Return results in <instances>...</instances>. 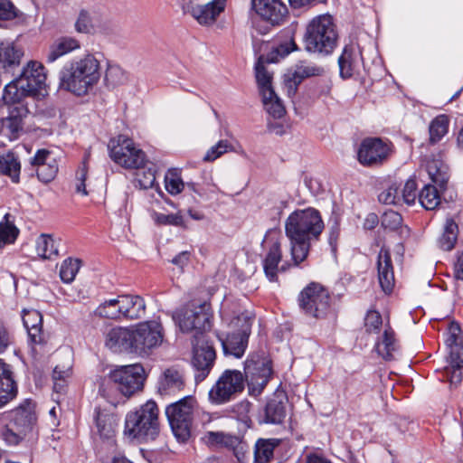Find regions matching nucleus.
Instances as JSON below:
<instances>
[{"instance_id": "nucleus-57", "label": "nucleus", "mask_w": 463, "mask_h": 463, "mask_svg": "<svg viewBox=\"0 0 463 463\" xmlns=\"http://www.w3.org/2000/svg\"><path fill=\"white\" fill-rule=\"evenodd\" d=\"M231 146L227 140H221L215 146H212L206 152L203 156V160L206 162H213L222 156L224 153L228 151V148Z\"/></svg>"}, {"instance_id": "nucleus-2", "label": "nucleus", "mask_w": 463, "mask_h": 463, "mask_svg": "<svg viewBox=\"0 0 463 463\" xmlns=\"http://www.w3.org/2000/svg\"><path fill=\"white\" fill-rule=\"evenodd\" d=\"M100 79V63L91 53L66 62L59 72V89L81 97Z\"/></svg>"}, {"instance_id": "nucleus-1", "label": "nucleus", "mask_w": 463, "mask_h": 463, "mask_svg": "<svg viewBox=\"0 0 463 463\" xmlns=\"http://www.w3.org/2000/svg\"><path fill=\"white\" fill-rule=\"evenodd\" d=\"M324 230L320 213L314 208L296 210L285 222V232L290 241V253L294 266L303 262L310 250L311 243L317 241Z\"/></svg>"}, {"instance_id": "nucleus-17", "label": "nucleus", "mask_w": 463, "mask_h": 463, "mask_svg": "<svg viewBox=\"0 0 463 463\" xmlns=\"http://www.w3.org/2000/svg\"><path fill=\"white\" fill-rule=\"evenodd\" d=\"M391 148L388 143L379 137L364 139L358 149L357 157L364 166L382 165L389 156Z\"/></svg>"}, {"instance_id": "nucleus-27", "label": "nucleus", "mask_w": 463, "mask_h": 463, "mask_svg": "<svg viewBox=\"0 0 463 463\" xmlns=\"http://www.w3.org/2000/svg\"><path fill=\"white\" fill-rule=\"evenodd\" d=\"M184 387V379L175 368L166 369L158 381V392L163 395H174Z\"/></svg>"}, {"instance_id": "nucleus-44", "label": "nucleus", "mask_w": 463, "mask_h": 463, "mask_svg": "<svg viewBox=\"0 0 463 463\" xmlns=\"http://www.w3.org/2000/svg\"><path fill=\"white\" fill-rule=\"evenodd\" d=\"M261 97L264 108L270 116L274 118H280L285 115V107L274 90L270 91L269 95L263 94Z\"/></svg>"}, {"instance_id": "nucleus-45", "label": "nucleus", "mask_w": 463, "mask_h": 463, "mask_svg": "<svg viewBox=\"0 0 463 463\" xmlns=\"http://www.w3.org/2000/svg\"><path fill=\"white\" fill-rule=\"evenodd\" d=\"M418 198L421 206L426 210H434L440 203L438 190L432 184H425Z\"/></svg>"}, {"instance_id": "nucleus-43", "label": "nucleus", "mask_w": 463, "mask_h": 463, "mask_svg": "<svg viewBox=\"0 0 463 463\" xmlns=\"http://www.w3.org/2000/svg\"><path fill=\"white\" fill-rule=\"evenodd\" d=\"M37 254L43 259H52L58 256V248L55 245L54 239L48 234H41L36 240Z\"/></svg>"}, {"instance_id": "nucleus-18", "label": "nucleus", "mask_w": 463, "mask_h": 463, "mask_svg": "<svg viewBox=\"0 0 463 463\" xmlns=\"http://www.w3.org/2000/svg\"><path fill=\"white\" fill-rule=\"evenodd\" d=\"M33 170L43 183H49L58 173V164L52 153L47 149H39L30 159Z\"/></svg>"}, {"instance_id": "nucleus-19", "label": "nucleus", "mask_w": 463, "mask_h": 463, "mask_svg": "<svg viewBox=\"0 0 463 463\" xmlns=\"http://www.w3.org/2000/svg\"><path fill=\"white\" fill-rule=\"evenodd\" d=\"M324 72L323 68L311 63L301 62L294 71H288L284 75V86L289 97L294 96L298 85L306 78L319 76Z\"/></svg>"}, {"instance_id": "nucleus-55", "label": "nucleus", "mask_w": 463, "mask_h": 463, "mask_svg": "<svg viewBox=\"0 0 463 463\" xmlns=\"http://www.w3.org/2000/svg\"><path fill=\"white\" fill-rule=\"evenodd\" d=\"M402 222V217L394 211L385 212L381 220V224L384 229L396 230Z\"/></svg>"}, {"instance_id": "nucleus-54", "label": "nucleus", "mask_w": 463, "mask_h": 463, "mask_svg": "<svg viewBox=\"0 0 463 463\" xmlns=\"http://www.w3.org/2000/svg\"><path fill=\"white\" fill-rule=\"evenodd\" d=\"M93 29L90 14L86 10H81L75 22V30L80 33H90Z\"/></svg>"}, {"instance_id": "nucleus-38", "label": "nucleus", "mask_w": 463, "mask_h": 463, "mask_svg": "<svg viewBox=\"0 0 463 463\" xmlns=\"http://www.w3.org/2000/svg\"><path fill=\"white\" fill-rule=\"evenodd\" d=\"M449 119L446 115L435 117L429 125V144L435 146L448 134Z\"/></svg>"}, {"instance_id": "nucleus-34", "label": "nucleus", "mask_w": 463, "mask_h": 463, "mask_svg": "<svg viewBox=\"0 0 463 463\" xmlns=\"http://www.w3.org/2000/svg\"><path fill=\"white\" fill-rule=\"evenodd\" d=\"M282 259L280 243L274 241L269 247L265 259L263 260V269L267 279L271 281L278 280L279 263Z\"/></svg>"}, {"instance_id": "nucleus-58", "label": "nucleus", "mask_w": 463, "mask_h": 463, "mask_svg": "<svg viewBox=\"0 0 463 463\" xmlns=\"http://www.w3.org/2000/svg\"><path fill=\"white\" fill-rule=\"evenodd\" d=\"M378 198L379 201L384 204H398L402 201L399 189L395 184H392L383 191L379 194Z\"/></svg>"}, {"instance_id": "nucleus-30", "label": "nucleus", "mask_w": 463, "mask_h": 463, "mask_svg": "<svg viewBox=\"0 0 463 463\" xmlns=\"http://www.w3.org/2000/svg\"><path fill=\"white\" fill-rule=\"evenodd\" d=\"M287 397L283 393L275 394L270 398L264 410L266 423L279 424L286 417Z\"/></svg>"}, {"instance_id": "nucleus-53", "label": "nucleus", "mask_w": 463, "mask_h": 463, "mask_svg": "<svg viewBox=\"0 0 463 463\" xmlns=\"http://www.w3.org/2000/svg\"><path fill=\"white\" fill-rule=\"evenodd\" d=\"M383 325L382 316L378 311L369 310L364 318V326L367 333L376 334Z\"/></svg>"}, {"instance_id": "nucleus-16", "label": "nucleus", "mask_w": 463, "mask_h": 463, "mask_svg": "<svg viewBox=\"0 0 463 463\" xmlns=\"http://www.w3.org/2000/svg\"><path fill=\"white\" fill-rule=\"evenodd\" d=\"M192 364L196 371V382L203 381L212 370L216 354L213 346L201 337L194 336Z\"/></svg>"}, {"instance_id": "nucleus-41", "label": "nucleus", "mask_w": 463, "mask_h": 463, "mask_svg": "<svg viewBox=\"0 0 463 463\" xmlns=\"http://www.w3.org/2000/svg\"><path fill=\"white\" fill-rule=\"evenodd\" d=\"M20 162L14 154L0 155V174L8 175L13 182H19Z\"/></svg>"}, {"instance_id": "nucleus-24", "label": "nucleus", "mask_w": 463, "mask_h": 463, "mask_svg": "<svg viewBox=\"0 0 463 463\" xmlns=\"http://www.w3.org/2000/svg\"><path fill=\"white\" fill-rule=\"evenodd\" d=\"M22 318L24 326L27 330L30 343L34 345H43L45 343V335L42 330V314L35 309H24Z\"/></svg>"}, {"instance_id": "nucleus-47", "label": "nucleus", "mask_w": 463, "mask_h": 463, "mask_svg": "<svg viewBox=\"0 0 463 463\" xmlns=\"http://www.w3.org/2000/svg\"><path fill=\"white\" fill-rule=\"evenodd\" d=\"M81 261L79 259L68 258L64 260L60 268V277L64 283H71L74 280L80 270Z\"/></svg>"}, {"instance_id": "nucleus-3", "label": "nucleus", "mask_w": 463, "mask_h": 463, "mask_svg": "<svg viewBox=\"0 0 463 463\" xmlns=\"http://www.w3.org/2000/svg\"><path fill=\"white\" fill-rule=\"evenodd\" d=\"M337 38L332 16L321 14L313 18L307 25L304 34L305 49L308 52L327 55L336 46Z\"/></svg>"}, {"instance_id": "nucleus-63", "label": "nucleus", "mask_w": 463, "mask_h": 463, "mask_svg": "<svg viewBox=\"0 0 463 463\" xmlns=\"http://www.w3.org/2000/svg\"><path fill=\"white\" fill-rule=\"evenodd\" d=\"M449 360L453 367H463V342L449 346Z\"/></svg>"}, {"instance_id": "nucleus-14", "label": "nucleus", "mask_w": 463, "mask_h": 463, "mask_svg": "<svg viewBox=\"0 0 463 463\" xmlns=\"http://www.w3.org/2000/svg\"><path fill=\"white\" fill-rule=\"evenodd\" d=\"M227 0H188L183 4L184 13L190 14L201 25L213 24L225 10Z\"/></svg>"}, {"instance_id": "nucleus-26", "label": "nucleus", "mask_w": 463, "mask_h": 463, "mask_svg": "<svg viewBox=\"0 0 463 463\" xmlns=\"http://www.w3.org/2000/svg\"><path fill=\"white\" fill-rule=\"evenodd\" d=\"M23 56V50L14 43H0V70L5 73H13L19 67Z\"/></svg>"}, {"instance_id": "nucleus-42", "label": "nucleus", "mask_w": 463, "mask_h": 463, "mask_svg": "<svg viewBox=\"0 0 463 463\" xmlns=\"http://www.w3.org/2000/svg\"><path fill=\"white\" fill-rule=\"evenodd\" d=\"M458 233V224L453 220H447L444 231L438 241L439 247L443 250H451L457 242Z\"/></svg>"}, {"instance_id": "nucleus-33", "label": "nucleus", "mask_w": 463, "mask_h": 463, "mask_svg": "<svg viewBox=\"0 0 463 463\" xmlns=\"http://www.w3.org/2000/svg\"><path fill=\"white\" fill-rule=\"evenodd\" d=\"M361 59L362 54L356 46L346 45L338 59L340 75L343 78L351 77L357 69Z\"/></svg>"}, {"instance_id": "nucleus-52", "label": "nucleus", "mask_w": 463, "mask_h": 463, "mask_svg": "<svg viewBox=\"0 0 463 463\" xmlns=\"http://www.w3.org/2000/svg\"><path fill=\"white\" fill-rule=\"evenodd\" d=\"M228 447L232 448L238 463H248L250 452V448L246 442L241 440L237 437H233L232 439H231V443Z\"/></svg>"}, {"instance_id": "nucleus-37", "label": "nucleus", "mask_w": 463, "mask_h": 463, "mask_svg": "<svg viewBox=\"0 0 463 463\" xmlns=\"http://www.w3.org/2000/svg\"><path fill=\"white\" fill-rule=\"evenodd\" d=\"M95 422L98 433L100 438L108 440L110 444H114V416L109 413L101 412L99 410H96Z\"/></svg>"}, {"instance_id": "nucleus-64", "label": "nucleus", "mask_w": 463, "mask_h": 463, "mask_svg": "<svg viewBox=\"0 0 463 463\" xmlns=\"http://www.w3.org/2000/svg\"><path fill=\"white\" fill-rule=\"evenodd\" d=\"M155 220L158 224L163 225L182 226L184 222L183 217L178 214L157 213L156 214Z\"/></svg>"}, {"instance_id": "nucleus-7", "label": "nucleus", "mask_w": 463, "mask_h": 463, "mask_svg": "<svg viewBox=\"0 0 463 463\" xmlns=\"http://www.w3.org/2000/svg\"><path fill=\"white\" fill-rule=\"evenodd\" d=\"M196 404V400L188 395L168 405L165 409L172 431L179 441H186L191 435L194 410Z\"/></svg>"}, {"instance_id": "nucleus-12", "label": "nucleus", "mask_w": 463, "mask_h": 463, "mask_svg": "<svg viewBox=\"0 0 463 463\" xmlns=\"http://www.w3.org/2000/svg\"><path fill=\"white\" fill-rule=\"evenodd\" d=\"M132 354L148 355L163 341L162 325L156 320L140 323L132 328Z\"/></svg>"}, {"instance_id": "nucleus-15", "label": "nucleus", "mask_w": 463, "mask_h": 463, "mask_svg": "<svg viewBox=\"0 0 463 463\" xmlns=\"http://www.w3.org/2000/svg\"><path fill=\"white\" fill-rule=\"evenodd\" d=\"M245 381H248L250 392L259 395L267 385L272 369L270 362L267 359H247L245 362Z\"/></svg>"}, {"instance_id": "nucleus-59", "label": "nucleus", "mask_w": 463, "mask_h": 463, "mask_svg": "<svg viewBox=\"0 0 463 463\" xmlns=\"http://www.w3.org/2000/svg\"><path fill=\"white\" fill-rule=\"evenodd\" d=\"M416 191H417V184H416L415 180L409 179L404 184V187H403V190H402V193L401 195V200L409 205L413 204L415 203L416 198L419 195V194H417Z\"/></svg>"}, {"instance_id": "nucleus-29", "label": "nucleus", "mask_w": 463, "mask_h": 463, "mask_svg": "<svg viewBox=\"0 0 463 463\" xmlns=\"http://www.w3.org/2000/svg\"><path fill=\"white\" fill-rule=\"evenodd\" d=\"M121 316L128 319H139L146 313L144 299L137 295L119 296Z\"/></svg>"}, {"instance_id": "nucleus-9", "label": "nucleus", "mask_w": 463, "mask_h": 463, "mask_svg": "<svg viewBox=\"0 0 463 463\" xmlns=\"http://www.w3.org/2000/svg\"><path fill=\"white\" fill-rule=\"evenodd\" d=\"M146 379L145 370L140 364L122 365L110 371L108 384L114 387L125 397L128 398L143 389Z\"/></svg>"}, {"instance_id": "nucleus-32", "label": "nucleus", "mask_w": 463, "mask_h": 463, "mask_svg": "<svg viewBox=\"0 0 463 463\" xmlns=\"http://www.w3.org/2000/svg\"><path fill=\"white\" fill-rule=\"evenodd\" d=\"M34 94L25 87L24 80L19 77L9 82L4 90L3 100L5 104L21 106L24 98Z\"/></svg>"}, {"instance_id": "nucleus-4", "label": "nucleus", "mask_w": 463, "mask_h": 463, "mask_svg": "<svg viewBox=\"0 0 463 463\" xmlns=\"http://www.w3.org/2000/svg\"><path fill=\"white\" fill-rule=\"evenodd\" d=\"M158 432V408L154 401H148L138 410L127 414L124 433L128 438L155 439Z\"/></svg>"}, {"instance_id": "nucleus-35", "label": "nucleus", "mask_w": 463, "mask_h": 463, "mask_svg": "<svg viewBox=\"0 0 463 463\" xmlns=\"http://www.w3.org/2000/svg\"><path fill=\"white\" fill-rule=\"evenodd\" d=\"M399 345L395 338L394 331L387 326L380 340L375 345L376 352L385 360H392L394 353L398 351Z\"/></svg>"}, {"instance_id": "nucleus-11", "label": "nucleus", "mask_w": 463, "mask_h": 463, "mask_svg": "<svg viewBox=\"0 0 463 463\" xmlns=\"http://www.w3.org/2000/svg\"><path fill=\"white\" fill-rule=\"evenodd\" d=\"M109 148L111 159L126 169H139L146 164V159L143 150L125 136H119L117 140H111Z\"/></svg>"}, {"instance_id": "nucleus-28", "label": "nucleus", "mask_w": 463, "mask_h": 463, "mask_svg": "<svg viewBox=\"0 0 463 463\" xmlns=\"http://www.w3.org/2000/svg\"><path fill=\"white\" fill-rule=\"evenodd\" d=\"M17 393V386L10 365L0 360V408L13 400Z\"/></svg>"}, {"instance_id": "nucleus-46", "label": "nucleus", "mask_w": 463, "mask_h": 463, "mask_svg": "<svg viewBox=\"0 0 463 463\" xmlns=\"http://www.w3.org/2000/svg\"><path fill=\"white\" fill-rule=\"evenodd\" d=\"M128 76L118 65H109L105 73L104 81L108 87L115 88L127 83Z\"/></svg>"}, {"instance_id": "nucleus-13", "label": "nucleus", "mask_w": 463, "mask_h": 463, "mask_svg": "<svg viewBox=\"0 0 463 463\" xmlns=\"http://www.w3.org/2000/svg\"><path fill=\"white\" fill-rule=\"evenodd\" d=\"M299 306L307 314L316 318L326 316L330 307L328 291L320 284L312 282L299 294Z\"/></svg>"}, {"instance_id": "nucleus-39", "label": "nucleus", "mask_w": 463, "mask_h": 463, "mask_svg": "<svg viewBox=\"0 0 463 463\" xmlns=\"http://www.w3.org/2000/svg\"><path fill=\"white\" fill-rule=\"evenodd\" d=\"M426 171L431 182L443 187L449 179L448 166L439 159H431L426 164Z\"/></svg>"}, {"instance_id": "nucleus-36", "label": "nucleus", "mask_w": 463, "mask_h": 463, "mask_svg": "<svg viewBox=\"0 0 463 463\" xmlns=\"http://www.w3.org/2000/svg\"><path fill=\"white\" fill-rule=\"evenodd\" d=\"M280 444L279 439H259L254 446L255 463H268L273 458L274 449Z\"/></svg>"}, {"instance_id": "nucleus-56", "label": "nucleus", "mask_w": 463, "mask_h": 463, "mask_svg": "<svg viewBox=\"0 0 463 463\" xmlns=\"http://www.w3.org/2000/svg\"><path fill=\"white\" fill-rule=\"evenodd\" d=\"M233 437L221 431H209L205 433L203 439L209 445H225L228 447Z\"/></svg>"}, {"instance_id": "nucleus-8", "label": "nucleus", "mask_w": 463, "mask_h": 463, "mask_svg": "<svg viewBox=\"0 0 463 463\" xmlns=\"http://www.w3.org/2000/svg\"><path fill=\"white\" fill-rule=\"evenodd\" d=\"M244 386V374L239 370L227 369L210 389L209 401L214 405L230 402L243 392Z\"/></svg>"}, {"instance_id": "nucleus-49", "label": "nucleus", "mask_w": 463, "mask_h": 463, "mask_svg": "<svg viewBox=\"0 0 463 463\" xmlns=\"http://www.w3.org/2000/svg\"><path fill=\"white\" fill-rule=\"evenodd\" d=\"M256 71V80L259 86L260 95L263 94H270V91L274 90L271 86V75L265 69L264 65L260 61V59L256 64L255 67Z\"/></svg>"}, {"instance_id": "nucleus-5", "label": "nucleus", "mask_w": 463, "mask_h": 463, "mask_svg": "<svg viewBox=\"0 0 463 463\" xmlns=\"http://www.w3.org/2000/svg\"><path fill=\"white\" fill-rule=\"evenodd\" d=\"M9 423L2 431V437L9 445L18 444L36 424L35 403L26 399L9 412Z\"/></svg>"}, {"instance_id": "nucleus-61", "label": "nucleus", "mask_w": 463, "mask_h": 463, "mask_svg": "<svg viewBox=\"0 0 463 463\" xmlns=\"http://www.w3.org/2000/svg\"><path fill=\"white\" fill-rule=\"evenodd\" d=\"M165 189L171 194H178L184 189V182L173 173L167 174L165 177Z\"/></svg>"}, {"instance_id": "nucleus-10", "label": "nucleus", "mask_w": 463, "mask_h": 463, "mask_svg": "<svg viewBox=\"0 0 463 463\" xmlns=\"http://www.w3.org/2000/svg\"><path fill=\"white\" fill-rule=\"evenodd\" d=\"M211 307L206 302L191 304L173 314V319L178 324L182 332L195 331L194 336L203 337V332L211 328Z\"/></svg>"}, {"instance_id": "nucleus-51", "label": "nucleus", "mask_w": 463, "mask_h": 463, "mask_svg": "<svg viewBox=\"0 0 463 463\" xmlns=\"http://www.w3.org/2000/svg\"><path fill=\"white\" fill-rule=\"evenodd\" d=\"M296 50H298V46L293 38H290L274 48V50L269 53L267 61L269 62H277L279 59L286 57L291 52Z\"/></svg>"}, {"instance_id": "nucleus-25", "label": "nucleus", "mask_w": 463, "mask_h": 463, "mask_svg": "<svg viewBox=\"0 0 463 463\" xmlns=\"http://www.w3.org/2000/svg\"><path fill=\"white\" fill-rule=\"evenodd\" d=\"M19 78L24 80L25 87L35 95L45 83L46 74L44 73V67L38 61H29Z\"/></svg>"}, {"instance_id": "nucleus-23", "label": "nucleus", "mask_w": 463, "mask_h": 463, "mask_svg": "<svg viewBox=\"0 0 463 463\" xmlns=\"http://www.w3.org/2000/svg\"><path fill=\"white\" fill-rule=\"evenodd\" d=\"M132 328L114 327L106 335L105 345L114 353L132 354Z\"/></svg>"}, {"instance_id": "nucleus-62", "label": "nucleus", "mask_w": 463, "mask_h": 463, "mask_svg": "<svg viewBox=\"0 0 463 463\" xmlns=\"http://www.w3.org/2000/svg\"><path fill=\"white\" fill-rule=\"evenodd\" d=\"M17 9L9 0H0V21H10L17 17Z\"/></svg>"}, {"instance_id": "nucleus-60", "label": "nucleus", "mask_w": 463, "mask_h": 463, "mask_svg": "<svg viewBox=\"0 0 463 463\" xmlns=\"http://www.w3.org/2000/svg\"><path fill=\"white\" fill-rule=\"evenodd\" d=\"M137 170V178L141 187L144 189L152 187L156 182V172L151 168L145 170L144 166Z\"/></svg>"}, {"instance_id": "nucleus-6", "label": "nucleus", "mask_w": 463, "mask_h": 463, "mask_svg": "<svg viewBox=\"0 0 463 463\" xmlns=\"http://www.w3.org/2000/svg\"><path fill=\"white\" fill-rule=\"evenodd\" d=\"M253 319L252 314L248 311L241 312L232 319L229 324L231 331L225 338H220L225 354L237 358L244 354Z\"/></svg>"}, {"instance_id": "nucleus-21", "label": "nucleus", "mask_w": 463, "mask_h": 463, "mask_svg": "<svg viewBox=\"0 0 463 463\" xmlns=\"http://www.w3.org/2000/svg\"><path fill=\"white\" fill-rule=\"evenodd\" d=\"M29 110L24 105L14 107L9 116L1 121L0 134L9 140L17 139L24 128L23 119Z\"/></svg>"}, {"instance_id": "nucleus-50", "label": "nucleus", "mask_w": 463, "mask_h": 463, "mask_svg": "<svg viewBox=\"0 0 463 463\" xmlns=\"http://www.w3.org/2000/svg\"><path fill=\"white\" fill-rule=\"evenodd\" d=\"M9 213L4 217L5 222H0V248L8 243H13L18 233V229L9 222Z\"/></svg>"}, {"instance_id": "nucleus-40", "label": "nucleus", "mask_w": 463, "mask_h": 463, "mask_svg": "<svg viewBox=\"0 0 463 463\" xmlns=\"http://www.w3.org/2000/svg\"><path fill=\"white\" fill-rule=\"evenodd\" d=\"M71 375L72 364L70 359L62 364H57L52 372L53 390L58 393L63 392Z\"/></svg>"}, {"instance_id": "nucleus-20", "label": "nucleus", "mask_w": 463, "mask_h": 463, "mask_svg": "<svg viewBox=\"0 0 463 463\" xmlns=\"http://www.w3.org/2000/svg\"><path fill=\"white\" fill-rule=\"evenodd\" d=\"M252 8L271 24H279L286 14L287 6L279 0H251Z\"/></svg>"}, {"instance_id": "nucleus-22", "label": "nucleus", "mask_w": 463, "mask_h": 463, "mask_svg": "<svg viewBox=\"0 0 463 463\" xmlns=\"http://www.w3.org/2000/svg\"><path fill=\"white\" fill-rule=\"evenodd\" d=\"M378 280L383 292L391 293L394 287V273L389 250L383 247L377 257Z\"/></svg>"}, {"instance_id": "nucleus-48", "label": "nucleus", "mask_w": 463, "mask_h": 463, "mask_svg": "<svg viewBox=\"0 0 463 463\" xmlns=\"http://www.w3.org/2000/svg\"><path fill=\"white\" fill-rule=\"evenodd\" d=\"M95 313L105 318L109 319H118L120 318L121 309L119 307V297L115 299H109L100 304L97 308Z\"/></svg>"}, {"instance_id": "nucleus-31", "label": "nucleus", "mask_w": 463, "mask_h": 463, "mask_svg": "<svg viewBox=\"0 0 463 463\" xmlns=\"http://www.w3.org/2000/svg\"><path fill=\"white\" fill-rule=\"evenodd\" d=\"M80 42L71 36H64L56 39L49 47L46 52V62L52 63L59 58L75 50L80 49Z\"/></svg>"}]
</instances>
